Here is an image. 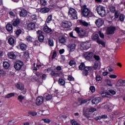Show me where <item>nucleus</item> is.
Masks as SVG:
<instances>
[{"mask_svg":"<svg viewBox=\"0 0 125 125\" xmlns=\"http://www.w3.org/2000/svg\"><path fill=\"white\" fill-rule=\"evenodd\" d=\"M36 103L37 106H40L43 103V97L42 96H39L37 98Z\"/></svg>","mask_w":125,"mask_h":125,"instance_id":"13","label":"nucleus"},{"mask_svg":"<svg viewBox=\"0 0 125 125\" xmlns=\"http://www.w3.org/2000/svg\"><path fill=\"white\" fill-rule=\"evenodd\" d=\"M59 42L60 43H65L66 42V39L63 36H60L59 38Z\"/></svg>","mask_w":125,"mask_h":125,"instance_id":"32","label":"nucleus"},{"mask_svg":"<svg viewBox=\"0 0 125 125\" xmlns=\"http://www.w3.org/2000/svg\"><path fill=\"white\" fill-rule=\"evenodd\" d=\"M116 31V27L114 26H110L106 30V34L107 35H113Z\"/></svg>","mask_w":125,"mask_h":125,"instance_id":"12","label":"nucleus"},{"mask_svg":"<svg viewBox=\"0 0 125 125\" xmlns=\"http://www.w3.org/2000/svg\"><path fill=\"white\" fill-rule=\"evenodd\" d=\"M14 96H15V93H10L5 96V98H11V97H14Z\"/></svg>","mask_w":125,"mask_h":125,"instance_id":"36","label":"nucleus"},{"mask_svg":"<svg viewBox=\"0 0 125 125\" xmlns=\"http://www.w3.org/2000/svg\"><path fill=\"white\" fill-rule=\"evenodd\" d=\"M117 86H125V80L119 79L116 83Z\"/></svg>","mask_w":125,"mask_h":125,"instance_id":"19","label":"nucleus"},{"mask_svg":"<svg viewBox=\"0 0 125 125\" xmlns=\"http://www.w3.org/2000/svg\"><path fill=\"white\" fill-rule=\"evenodd\" d=\"M109 10L110 12H112V13H115V12L116 11V7L114 6H110L109 7Z\"/></svg>","mask_w":125,"mask_h":125,"instance_id":"45","label":"nucleus"},{"mask_svg":"<svg viewBox=\"0 0 125 125\" xmlns=\"http://www.w3.org/2000/svg\"><path fill=\"white\" fill-rule=\"evenodd\" d=\"M76 49V44H72L68 46V49L70 52H73Z\"/></svg>","mask_w":125,"mask_h":125,"instance_id":"30","label":"nucleus"},{"mask_svg":"<svg viewBox=\"0 0 125 125\" xmlns=\"http://www.w3.org/2000/svg\"><path fill=\"white\" fill-rule=\"evenodd\" d=\"M33 38H32V37L30 36H28L26 37V38H25V40L27 41V42H32V40Z\"/></svg>","mask_w":125,"mask_h":125,"instance_id":"49","label":"nucleus"},{"mask_svg":"<svg viewBox=\"0 0 125 125\" xmlns=\"http://www.w3.org/2000/svg\"><path fill=\"white\" fill-rule=\"evenodd\" d=\"M69 37H70V38H72V39H78V37L74 36V35L73 34V32L69 33Z\"/></svg>","mask_w":125,"mask_h":125,"instance_id":"56","label":"nucleus"},{"mask_svg":"<svg viewBox=\"0 0 125 125\" xmlns=\"http://www.w3.org/2000/svg\"><path fill=\"white\" fill-rule=\"evenodd\" d=\"M79 70L83 71V76L87 77L89 75V71H91L92 68L91 66H86L84 62H81V64L79 66Z\"/></svg>","mask_w":125,"mask_h":125,"instance_id":"2","label":"nucleus"},{"mask_svg":"<svg viewBox=\"0 0 125 125\" xmlns=\"http://www.w3.org/2000/svg\"><path fill=\"white\" fill-rule=\"evenodd\" d=\"M40 44H41V43H40V42H39V41L38 40H35L34 42H33V45H35V46H39L40 45Z\"/></svg>","mask_w":125,"mask_h":125,"instance_id":"61","label":"nucleus"},{"mask_svg":"<svg viewBox=\"0 0 125 125\" xmlns=\"http://www.w3.org/2000/svg\"><path fill=\"white\" fill-rule=\"evenodd\" d=\"M92 40L93 41H96L97 42V41H99L100 40V38H99V35L97 34H93L92 35Z\"/></svg>","mask_w":125,"mask_h":125,"instance_id":"28","label":"nucleus"},{"mask_svg":"<svg viewBox=\"0 0 125 125\" xmlns=\"http://www.w3.org/2000/svg\"><path fill=\"white\" fill-rule=\"evenodd\" d=\"M93 57L94 58V59H95V60H96V61H98V62H100V60H101V58H100V56L97 55H94L93 56Z\"/></svg>","mask_w":125,"mask_h":125,"instance_id":"41","label":"nucleus"},{"mask_svg":"<svg viewBox=\"0 0 125 125\" xmlns=\"http://www.w3.org/2000/svg\"><path fill=\"white\" fill-rule=\"evenodd\" d=\"M40 4L44 6L46 5V3H47V1L46 0H40Z\"/></svg>","mask_w":125,"mask_h":125,"instance_id":"44","label":"nucleus"},{"mask_svg":"<svg viewBox=\"0 0 125 125\" xmlns=\"http://www.w3.org/2000/svg\"><path fill=\"white\" fill-rule=\"evenodd\" d=\"M23 8H18L14 10V12H15L16 14H18V13H20Z\"/></svg>","mask_w":125,"mask_h":125,"instance_id":"47","label":"nucleus"},{"mask_svg":"<svg viewBox=\"0 0 125 125\" xmlns=\"http://www.w3.org/2000/svg\"><path fill=\"white\" fill-rule=\"evenodd\" d=\"M74 30L79 35V38L83 39L85 37H87V33L86 30L84 29H81L79 27H75Z\"/></svg>","mask_w":125,"mask_h":125,"instance_id":"3","label":"nucleus"},{"mask_svg":"<svg viewBox=\"0 0 125 125\" xmlns=\"http://www.w3.org/2000/svg\"><path fill=\"white\" fill-rule=\"evenodd\" d=\"M58 83L60 85H65V80L63 79L60 78L58 80Z\"/></svg>","mask_w":125,"mask_h":125,"instance_id":"35","label":"nucleus"},{"mask_svg":"<svg viewBox=\"0 0 125 125\" xmlns=\"http://www.w3.org/2000/svg\"><path fill=\"white\" fill-rule=\"evenodd\" d=\"M68 15H70L72 20H77L78 19V12L73 8L69 9Z\"/></svg>","mask_w":125,"mask_h":125,"instance_id":"6","label":"nucleus"},{"mask_svg":"<svg viewBox=\"0 0 125 125\" xmlns=\"http://www.w3.org/2000/svg\"><path fill=\"white\" fill-rule=\"evenodd\" d=\"M6 73L3 70L0 69V76H5Z\"/></svg>","mask_w":125,"mask_h":125,"instance_id":"58","label":"nucleus"},{"mask_svg":"<svg viewBox=\"0 0 125 125\" xmlns=\"http://www.w3.org/2000/svg\"><path fill=\"white\" fill-rule=\"evenodd\" d=\"M101 101V99L100 97L95 98L91 101L93 104L97 105Z\"/></svg>","mask_w":125,"mask_h":125,"instance_id":"20","label":"nucleus"},{"mask_svg":"<svg viewBox=\"0 0 125 125\" xmlns=\"http://www.w3.org/2000/svg\"><path fill=\"white\" fill-rule=\"evenodd\" d=\"M96 11L101 17H104L106 15V10H105V7L101 5H99L96 8Z\"/></svg>","mask_w":125,"mask_h":125,"instance_id":"5","label":"nucleus"},{"mask_svg":"<svg viewBox=\"0 0 125 125\" xmlns=\"http://www.w3.org/2000/svg\"><path fill=\"white\" fill-rule=\"evenodd\" d=\"M9 14L12 18H13V17H15L16 16L15 14H14L12 11L9 12Z\"/></svg>","mask_w":125,"mask_h":125,"instance_id":"63","label":"nucleus"},{"mask_svg":"<svg viewBox=\"0 0 125 125\" xmlns=\"http://www.w3.org/2000/svg\"><path fill=\"white\" fill-rule=\"evenodd\" d=\"M43 30L44 33H46V34H49V33H51L52 32L51 28H49L47 25L43 27Z\"/></svg>","mask_w":125,"mask_h":125,"instance_id":"24","label":"nucleus"},{"mask_svg":"<svg viewBox=\"0 0 125 125\" xmlns=\"http://www.w3.org/2000/svg\"><path fill=\"white\" fill-rule=\"evenodd\" d=\"M8 42L11 46H14V43H15V39L12 37H10L8 40Z\"/></svg>","mask_w":125,"mask_h":125,"instance_id":"23","label":"nucleus"},{"mask_svg":"<svg viewBox=\"0 0 125 125\" xmlns=\"http://www.w3.org/2000/svg\"><path fill=\"white\" fill-rule=\"evenodd\" d=\"M23 65L24 62L22 61L18 60L15 62L14 67L17 71H20Z\"/></svg>","mask_w":125,"mask_h":125,"instance_id":"7","label":"nucleus"},{"mask_svg":"<svg viewBox=\"0 0 125 125\" xmlns=\"http://www.w3.org/2000/svg\"><path fill=\"white\" fill-rule=\"evenodd\" d=\"M97 43L99 44H101V45H102L104 47H105L106 46V43H105L104 42L100 39L97 41Z\"/></svg>","mask_w":125,"mask_h":125,"instance_id":"34","label":"nucleus"},{"mask_svg":"<svg viewBox=\"0 0 125 125\" xmlns=\"http://www.w3.org/2000/svg\"><path fill=\"white\" fill-rule=\"evenodd\" d=\"M51 76H53V77H60V76L63 75V72L62 71H60L59 73H56L53 71H52L51 73Z\"/></svg>","mask_w":125,"mask_h":125,"instance_id":"25","label":"nucleus"},{"mask_svg":"<svg viewBox=\"0 0 125 125\" xmlns=\"http://www.w3.org/2000/svg\"><path fill=\"white\" fill-rule=\"evenodd\" d=\"M37 15L35 14L30 16V20L32 21H36L37 20Z\"/></svg>","mask_w":125,"mask_h":125,"instance_id":"46","label":"nucleus"},{"mask_svg":"<svg viewBox=\"0 0 125 125\" xmlns=\"http://www.w3.org/2000/svg\"><path fill=\"white\" fill-rule=\"evenodd\" d=\"M25 99V97L23 95H20L18 97V100L21 103H22L23 102V100Z\"/></svg>","mask_w":125,"mask_h":125,"instance_id":"37","label":"nucleus"},{"mask_svg":"<svg viewBox=\"0 0 125 125\" xmlns=\"http://www.w3.org/2000/svg\"><path fill=\"white\" fill-rule=\"evenodd\" d=\"M52 20V15H50L46 19V22L47 24H49Z\"/></svg>","mask_w":125,"mask_h":125,"instance_id":"40","label":"nucleus"},{"mask_svg":"<svg viewBox=\"0 0 125 125\" xmlns=\"http://www.w3.org/2000/svg\"><path fill=\"white\" fill-rule=\"evenodd\" d=\"M120 12H119V11H115L114 12V17L116 19H118V18H119V17H120Z\"/></svg>","mask_w":125,"mask_h":125,"instance_id":"43","label":"nucleus"},{"mask_svg":"<svg viewBox=\"0 0 125 125\" xmlns=\"http://www.w3.org/2000/svg\"><path fill=\"white\" fill-rule=\"evenodd\" d=\"M27 14V10H26L25 9H22L20 13V16L21 17H26Z\"/></svg>","mask_w":125,"mask_h":125,"instance_id":"26","label":"nucleus"},{"mask_svg":"<svg viewBox=\"0 0 125 125\" xmlns=\"http://www.w3.org/2000/svg\"><path fill=\"white\" fill-rule=\"evenodd\" d=\"M45 96L46 101H50L52 99V95L48 94Z\"/></svg>","mask_w":125,"mask_h":125,"instance_id":"42","label":"nucleus"},{"mask_svg":"<svg viewBox=\"0 0 125 125\" xmlns=\"http://www.w3.org/2000/svg\"><path fill=\"white\" fill-rule=\"evenodd\" d=\"M28 114L29 116H32V117H35L38 115V112H36L35 110L29 111H28Z\"/></svg>","mask_w":125,"mask_h":125,"instance_id":"31","label":"nucleus"},{"mask_svg":"<svg viewBox=\"0 0 125 125\" xmlns=\"http://www.w3.org/2000/svg\"><path fill=\"white\" fill-rule=\"evenodd\" d=\"M79 25L82 27H84L85 28H87L88 27V22L85 21L84 20H80L79 21Z\"/></svg>","mask_w":125,"mask_h":125,"instance_id":"17","label":"nucleus"},{"mask_svg":"<svg viewBox=\"0 0 125 125\" xmlns=\"http://www.w3.org/2000/svg\"><path fill=\"white\" fill-rule=\"evenodd\" d=\"M42 121H43L45 124H49L50 123V120L48 118L42 119Z\"/></svg>","mask_w":125,"mask_h":125,"instance_id":"54","label":"nucleus"},{"mask_svg":"<svg viewBox=\"0 0 125 125\" xmlns=\"http://www.w3.org/2000/svg\"><path fill=\"white\" fill-rule=\"evenodd\" d=\"M89 89L90 90V91H91V92H92V93H93V92H95V87H94V86L93 85H91L90 86Z\"/></svg>","mask_w":125,"mask_h":125,"instance_id":"53","label":"nucleus"},{"mask_svg":"<svg viewBox=\"0 0 125 125\" xmlns=\"http://www.w3.org/2000/svg\"><path fill=\"white\" fill-rule=\"evenodd\" d=\"M27 29L28 31H33L36 29V24L35 22H30L27 25Z\"/></svg>","mask_w":125,"mask_h":125,"instance_id":"18","label":"nucleus"},{"mask_svg":"<svg viewBox=\"0 0 125 125\" xmlns=\"http://www.w3.org/2000/svg\"><path fill=\"white\" fill-rule=\"evenodd\" d=\"M108 92H109V93H110L111 94H112V95H115L116 94V91L113 89L108 90Z\"/></svg>","mask_w":125,"mask_h":125,"instance_id":"59","label":"nucleus"},{"mask_svg":"<svg viewBox=\"0 0 125 125\" xmlns=\"http://www.w3.org/2000/svg\"><path fill=\"white\" fill-rule=\"evenodd\" d=\"M50 10V9H49V8L43 7L40 9V12H41V13H42V14H44L45 13H48V12H49Z\"/></svg>","mask_w":125,"mask_h":125,"instance_id":"22","label":"nucleus"},{"mask_svg":"<svg viewBox=\"0 0 125 125\" xmlns=\"http://www.w3.org/2000/svg\"><path fill=\"white\" fill-rule=\"evenodd\" d=\"M104 109H107L108 112H112V106L109 105L108 104H105L104 106Z\"/></svg>","mask_w":125,"mask_h":125,"instance_id":"39","label":"nucleus"},{"mask_svg":"<svg viewBox=\"0 0 125 125\" xmlns=\"http://www.w3.org/2000/svg\"><path fill=\"white\" fill-rule=\"evenodd\" d=\"M67 80H68V81H75V78H74V77H73V76L71 75H68Z\"/></svg>","mask_w":125,"mask_h":125,"instance_id":"62","label":"nucleus"},{"mask_svg":"<svg viewBox=\"0 0 125 125\" xmlns=\"http://www.w3.org/2000/svg\"><path fill=\"white\" fill-rule=\"evenodd\" d=\"M76 62L74 60H70L69 62V65L70 66H73V65H76Z\"/></svg>","mask_w":125,"mask_h":125,"instance_id":"52","label":"nucleus"},{"mask_svg":"<svg viewBox=\"0 0 125 125\" xmlns=\"http://www.w3.org/2000/svg\"><path fill=\"white\" fill-rule=\"evenodd\" d=\"M37 34L38 36V41L40 42H42L44 40V36L43 32L42 30H38L37 31Z\"/></svg>","mask_w":125,"mask_h":125,"instance_id":"9","label":"nucleus"},{"mask_svg":"<svg viewBox=\"0 0 125 125\" xmlns=\"http://www.w3.org/2000/svg\"><path fill=\"white\" fill-rule=\"evenodd\" d=\"M48 45H49L50 46H54V42H53V40L51 39L48 40Z\"/></svg>","mask_w":125,"mask_h":125,"instance_id":"48","label":"nucleus"},{"mask_svg":"<svg viewBox=\"0 0 125 125\" xmlns=\"http://www.w3.org/2000/svg\"><path fill=\"white\" fill-rule=\"evenodd\" d=\"M95 23L98 28H100V27H102L103 25H104V20L103 19L99 18L96 20Z\"/></svg>","mask_w":125,"mask_h":125,"instance_id":"11","label":"nucleus"},{"mask_svg":"<svg viewBox=\"0 0 125 125\" xmlns=\"http://www.w3.org/2000/svg\"><path fill=\"white\" fill-rule=\"evenodd\" d=\"M90 47H91V44L88 42H83L81 44V48L83 50H87Z\"/></svg>","mask_w":125,"mask_h":125,"instance_id":"8","label":"nucleus"},{"mask_svg":"<svg viewBox=\"0 0 125 125\" xmlns=\"http://www.w3.org/2000/svg\"><path fill=\"white\" fill-rule=\"evenodd\" d=\"M95 111H96V108H90L88 110H86L85 117H86L87 119H88V118H89L90 114L93 113V112H95Z\"/></svg>","mask_w":125,"mask_h":125,"instance_id":"14","label":"nucleus"},{"mask_svg":"<svg viewBox=\"0 0 125 125\" xmlns=\"http://www.w3.org/2000/svg\"><path fill=\"white\" fill-rule=\"evenodd\" d=\"M85 59L88 61H93V53L87 52L85 55Z\"/></svg>","mask_w":125,"mask_h":125,"instance_id":"10","label":"nucleus"},{"mask_svg":"<svg viewBox=\"0 0 125 125\" xmlns=\"http://www.w3.org/2000/svg\"><path fill=\"white\" fill-rule=\"evenodd\" d=\"M98 35H99V36L100 37L101 39H104L105 38V35L104 34L102 33V32L101 31H99L98 32Z\"/></svg>","mask_w":125,"mask_h":125,"instance_id":"50","label":"nucleus"},{"mask_svg":"<svg viewBox=\"0 0 125 125\" xmlns=\"http://www.w3.org/2000/svg\"><path fill=\"white\" fill-rule=\"evenodd\" d=\"M3 66L4 69H8L10 67V64L7 62H4L3 63Z\"/></svg>","mask_w":125,"mask_h":125,"instance_id":"33","label":"nucleus"},{"mask_svg":"<svg viewBox=\"0 0 125 125\" xmlns=\"http://www.w3.org/2000/svg\"><path fill=\"white\" fill-rule=\"evenodd\" d=\"M8 56L9 59H16V55L14 53V52H10L8 53Z\"/></svg>","mask_w":125,"mask_h":125,"instance_id":"21","label":"nucleus"},{"mask_svg":"<svg viewBox=\"0 0 125 125\" xmlns=\"http://www.w3.org/2000/svg\"><path fill=\"white\" fill-rule=\"evenodd\" d=\"M20 24H21L20 19L17 18L14 20L12 25L13 26H14V27H16V28H19V26H20Z\"/></svg>","mask_w":125,"mask_h":125,"instance_id":"16","label":"nucleus"},{"mask_svg":"<svg viewBox=\"0 0 125 125\" xmlns=\"http://www.w3.org/2000/svg\"><path fill=\"white\" fill-rule=\"evenodd\" d=\"M102 80V77H101L100 75H97L96 76V81L97 82H100V81Z\"/></svg>","mask_w":125,"mask_h":125,"instance_id":"55","label":"nucleus"},{"mask_svg":"<svg viewBox=\"0 0 125 125\" xmlns=\"http://www.w3.org/2000/svg\"><path fill=\"white\" fill-rule=\"evenodd\" d=\"M99 65V64L97 62H95L93 65L94 70H97V68H98Z\"/></svg>","mask_w":125,"mask_h":125,"instance_id":"57","label":"nucleus"},{"mask_svg":"<svg viewBox=\"0 0 125 125\" xmlns=\"http://www.w3.org/2000/svg\"><path fill=\"white\" fill-rule=\"evenodd\" d=\"M61 26L62 28H64L66 31H71V30H72L71 27L73 26V24L70 21H63L62 22Z\"/></svg>","mask_w":125,"mask_h":125,"instance_id":"4","label":"nucleus"},{"mask_svg":"<svg viewBox=\"0 0 125 125\" xmlns=\"http://www.w3.org/2000/svg\"><path fill=\"white\" fill-rule=\"evenodd\" d=\"M16 88H17L19 90H21V91L22 90H24V84H20V83H17L16 85Z\"/></svg>","mask_w":125,"mask_h":125,"instance_id":"29","label":"nucleus"},{"mask_svg":"<svg viewBox=\"0 0 125 125\" xmlns=\"http://www.w3.org/2000/svg\"><path fill=\"white\" fill-rule=\"evenodd\" d=\"M6 29L9 34L13 33V26L10 23H8L6 25Z\"/></svg>","mask_w":125,"mask_h":125,"instance_id":"15","label":"nucleus"},{"mask_svg":"<svg viewBox=\"0 0 125 125\" xmlns=\"http://www.w3.org/2000/svg\"><path fill=\"white\" fill-rule=\"evenodd\" d=\"M56 56H57V52H56V51H54L52 56V59H55Z\"/></svg>","mask_w":125,"mask_h":125,"instance_id":"60","label":"nucleus"},{"mask_svg":"<svg viewBox=\"0 0 125 125\" xmlns=\"http://www.w3.org/2000/svg\"><path fill=\"white\" fill-rule=\"evenodd\" d=\"M79 102H80L81 104H85V103H86V102H87V101L85 100H83L82 99H80Z\"/></svg>","mask_w":125,"mask_h":125,"instance_id":"64","label":"nucleus"},{"mask_svg":"<svg viewBox=\"0 0 125 125\" xmlns=\"http://www.w3.org/2000/svg\"><path fill=\"white\" fill-rule=\"evenodd\" d=\"M20 49L22 50V51H26L27 50V45L23 43H21L20 44Z\"/></svg>","mask_w":125,"mask_h":125,"instance_id":"27","label":"nucleus"},{"mask_svg":"<svg viewBox=\"0 0 125 125\" xmlns=\"http://www.w3.org/2000/svg\"><path fill=\"white\" fill-rule=\"evenodd\" d=\"M22 33V30L21 29H17L16 31L15 34L18 37Z\"/></svg>","mask_w":125,"mask_h":125,"instance_id":"51","label":"nucleus"},{"mask_svg":"<svg viewBox=\"0 0 125 125\" xmlns=\"http://www.w3.org/2000/svg\"><path fill=\"white\" fill-rule=\"evenodd\" d=\"M81 13L82 17H84V18L93 17L94 15L93 13L89 9L87 8L85 4L81 6Z\"/></svg>","mask_w":125,"mask_h":125,"instance_id":"1","label":"nucleus"},{"mask_svg":"<svg viewBox=\"0 0 125 125\" xmlns=\"http://www.w3.org/2000/svg\"><path fill=\"white\" fill-rule=\"evenodd\" d=\"M125 15L123 14H120L119 16V21H120V22H124V21H125Z\"/></svg>","mask_w":125,"mask_h":125,"instance_id":"38","label":"nucleus"}]
</instances>
